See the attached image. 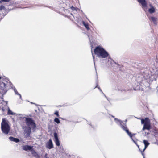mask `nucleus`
Listing matches in <instances>:
<instances>
[{"mask_svg": "<svg viewBox=\"0 0 158 158\" xmlns=\"http://www.w3.org/2000/svg\"><path fill=\"white\" fill-rule=\"evenodd\" d=\"M12 87L11 83L8 79L0 80V93L3 95Z\"/></svg>", "mask_w": 158, "mask_h": 158, "instance_id": "1", "label": "nucleus"}, {"mask_svg": "<svg viewBox=\"0 0 158 158\" xmlns=\"http://www.w3.org/2000/svg\"><path fill=\"white\" fill-rule=\"evenodd\" d=\"M94 53L99 57L102 58H106L108 55V53L100 46H98L94 50Z\"/></svg>", "mask_w": 158, "mask_h": 158, "instance_id": "2", "label": "nucleus"}, {"mask_svg": "<svg viewBox=\"0 0 158 158\" xmlns=\"http://www.w3.org/2000/svg\"><path fill=\"white\" fill-rule=\"evenodd\" d=\"M1 129L2 132L5 135H7L9 133L10 127L7 123L6 119L3 118L1 124Z\"/></svg>", "mask_w": 158, "mask_h": 158, "instance_id": "3", "label": "nucleus"}, {"mask_svg": "<svg viewBox=\"0 0 158 158\" xmlns=\"http://www.w3.org/2000/svg\"><path fill=\"white\" fill-rule=\"evenodd\" d=\"M141 123L144 124L143 131L145 129L149 130L151 129V123L150 120L148 118H146L145 119H142L141 120Z\"/></svg>", "mask_w": 158, "mask_h": 158, "instance_id": "4", "label": "nucleus"}, {"mask_svg": "<svg viewBox=\"0 0 158 158\" xmlns=\"http://www.w3.org/2000/svg\"><path fill=\"white\" fill-rule=\"evenodd\" d=\"M26 124L27 127H30L32 129H34L36 127V124L34 120L29 118H25Z\"/></svg>", "mask_w": 158, "mask_h": 158, "instance_id": "5", "label": "nucleus"}, {"mask_svg": "<svg viewBox=\"0 0 158 158\" xmlns=\"http://www.w3.org/2000/svg\"><path fill=\"white\" fill-rule=\"evenodd\" d=\"M31 128L25 126L24 127V137L26 138H28L30 137V135L31 133Z\"/></svg>", "mask_w": 158, "mask_h": 158, "instance_id": "6", "label": "nucleus"}, {"mask_svg": "<svg viewBox=\"0 0 158 158\" xmlns=\"http://www.w3.org/2000/svg\"><path fill=\"white\" fill-rule=\"evenodd\" d=\"M114 120L115 121H116V123H119L121 127L125 131H126V129H127L126 125L125 123H123L121 121L118 120L117 118H115Z\"/></svg>", "mask_w": 158, "mask_h": 158, "instance_id": "7", "label": "nucleus"}, {"mask_svg": "<svg viewBox=\"0 0 158 158\" xmlns=\"http://www.w3.org/2000/svg\"><path fill=\"white\" fill-rule=\"evenodd\" d=\"M54 136L55 139V142L56 145L58 146H59L60 145V143L57 133L56 132L54 133Z\"/></svg>", "mask_w": 158, "mask_h": 158, "instance_id": "8", "label": "nucleus"}, {"mask_svg": "<svg viewBox=\"0 0 158 158\" xmlns=\"http://www.w3.org/2000/svg\"><path fill=\"white\" fill-rule=\"evenodd\" d=\"M141 4L143 8H146L147 6V3L145 0H137Z\"/></svg>", "mask_w": 158, "mask_h": 158, "instance_id": "9", "label": "nucleus"}, {"mask_svg": "<svg viewBox=\"0 0 158 158\" xmlns=\"http://www.w3.org/2000/svg\"><path fill=\"white\" fill-rule=\"evenodd\" d=\"M53 147V144L52 140L50 139L49 142H48L46 144V148H47L50 149Z\"/></svg>", "mask_w": 158, "mask_h": 158, "instance_id": "10", "label": "nucleus"}, {"mask_svg": "<svg viewBox=\"0 0 158 158\" xmlns=\"http://www.w3.org/2000/svg\"><path fill=\"white\" fill-rule=\"evenodd\" d=\"M9 139L11 141L15 142L16 143L19 142V140L18 139L14 138L12 136L9 137Z\"/></svg>", "mask_w": 158, "mask_h": 158, "instance_id": "11", "label": "nucleus"}, {"mask_svg": "<svg viewBox=\"0 0 158 158\" xmlns=\"http://www.w3.org/2000/svg\"><path fill=\"white\" fill-rule=\"evenodd\" d=\"M32 148V147L29 145H25L23 147V149L25 151L31 150Z\"/></svg>", "mask_w": 158, "mask_h": 158, "instance_id": "12", "label": "nucleus"}, {"mask_svg": "<svg viewBox=\"0 0 158 158\" xmlns=\"http://www.w3.org/2000/svg\"><path fill=\"white\" fill-rule=\"evenodd\" d=\"M143 142L145 145V147L142 151L143 152L145 150L147 147L150 144V143L147 140H144Z\"/></svg>", "mask_w": 158, "mask_h": 158, "instance_id": "13", "label": "nucleus"}, {"mask_svg": "<svg viewBox=\"0 0 158 158\" xmlns=\"http://www.w3.org/2000/svg\"><path fill=\"white\" fill-rule=\"evenodd\" d=\"M128 134V135L132 139L133 138H132V137L133 135H135V134H132L131 132H130L128 129H126L125 131Z\"/></svg>", "mask_w": 158, "mask_h": 158, "instance_id": "14", "label": "nucleus"}, {"mask_svg": "<svg viewBox=\"0 0 158 158\" xmlns=\"http://www.w3.org/2000/svg\"><path fill=\"white\" fill-rule=\"evenodd\" d=\"M7 114L8 115H15L16 114L15 113L12 112L10 110V109L9 107H8V112Z\"/></svg>", "mask_w": 158, "mask_h": 158, "instance_id": "15", "label": "nucleus"}, {"mask_svg": "<svg viewBox=\"0 0 158 158\" xmlns=\"http://www.w3.org/2000/svg\"><path fill=\"white\" fill-rule=\"evenodd\" d=\"M155 11V9L153 6H151V7L148 10V11L150 13H153Z\"/></svg>", "mask_w": 158, "mask_h": 158, "instance_id": "16", "label": "nucleus"}, {"mask_svg": "<svg viewBox=\"0 0 158 158\" xmlns=\"http://www.w3.org/2000/svg\"><path fill=\"white\" fill-rule=\"evenodd\" d=\"M12 89H13L14 90V92H15V94H17V95H19V97H20V98L21 99H22V97H21V95L18 93V92H17V90L15 89V87H14L12 88Z\"/></svg>", "mask_w": 158, "mask_h": 158, "instance_id": "17", "label": "nucleus"}, {"mask_svg": "<svg viewBox=\"0 0 158 158\" xmlns=\"http://www.w3.org/2000/svg\"><path fill=\"white\" fill-rule=\"evenodd\" d=\"M151 19L155 24H156L157 20V19L156 18L153 17H151Z\"/></svg>", "mask_w": 158, "mask_h": 158, "instance_id": "18", "label": "nucleus"}, {"mask_svg": "<svg viewBox=\"0 0 158 158\" xmlns=\"http://www.w3.org/2000/svg\"><path fill=\"white\" fill-rule=\"evenodd\" d=\"M83 24L87 30H88L89 29V28L88 24L85 23L84 21L83 22Z\"/></svg>", "mask_w": 158, "mask_h": 158, "instance_id": "19", "label": "nucleus"}, {"mask_svg": "<svg viewBox=\"0 0 158 158\" xmlns=\"http://www.w3.org/2000/svg\"><path fill=\"white\" fill-rule=\"evenodd\" d=\"M32 155L35 157H39V156L37 154L36 152H35L34 151H32Z\"/></svg>", "mask_w": 158, "mask_h": 158, "instance_id": "20", "label": "nucleus"}, {"mask_svg": "<svg viewBox=\"0 0 158 158\" xmlns=\"http://www.w3.org/2000/svg\"><path fill=\"white\" fill-rule=\"evenodd\" d=\"M54 121L58 124H59L60 123L59 119L57 118H56L55 119Z\"/></svg>", "mask_w": 158, "mask_h": 158, "instance_id": "21", "label": "nucleus"}, {"mask_svg": "<svg viewBox=\"0 0 158 158\" xmlns=\"http://www.w3.org/2000/svg\"><path fill=\"white\" fill-rule=\"evenodd\" d=\"M71 9L73 10H77V8H75L73 6H72L71 7Z\"/></svg>", "mask_w": 158, "mask_h": 158, "instance_id": "22", "label": "nucleus"}, {"mask_svg": "<svg viewBox=\"0 0 158 158\" xmlns=\"http://www.w3.org/2000/svg\"><path fill=\"white\" fill-rule=\"evenodd\" d=\"M5 8L4 6H0V10H5Z\"/></svg>", "mask_w": 158, "mask_h": 158, "instance_id": "23", "label": "nucleus"}, {"mask_svg": "<svg viewBox=\"0 0 158 158\" xmlns=\"http://www.w3.org/2000/svg\"><path fill=\"white\" fill-rule=\"evenodd\" d=\"M96 87H97L98 89L100 90V91L103 94H103V92H102V90L100 89V87H98L97 86H96L95 87V88H96Z\"/></svg>", "mask_w": 158, "mask_h": 158, "instance_id": "24", "label": "nucleus"}, {"mask_svg": "<svg viewBox=\"0 0 158 158\" xmlns=\"http://www.w3.org/2000/svg\"><path fill=\"white\" fill-rule=\"evenodd\" d=\"M139 150L141 151V154L143 157V158H145L144 156V154L143 153V152H142V151L141 150H140L139 149Z\"/></svg>", "mask_w": 158, "mask_h": 158, "instance_id": "25", "label": "nucleus"}, {"mask_svg": "<svg viewBox=\"0 0 158 158\" xmlns=\"http://www.w3.org/2000/svg\"><path fill=\"white\" fill-rule=\"evenodd\" d=\"M54 114L56 115L58 117L59 116L58 112V111H56Z\"/></svg>", "mask_w": 158, "mask_h": 158, "instance_id": "26", "label": "nucleus"}, {"mask_svg": "<svg viewBox=\"0 0 158 158\" xmlns=\"http://www.w3.org/2000/svg\"><path fill=\"white\" fill-rule=\"evenodd\" d=\"M47 155H48L47 153H46L45 155V156H44V157L45 158H49V157H47Z\"/></svg>", "mask_w": 158, "mask_h": 158, "instance_id": "27", "label": "nucleus"}, {"mask_svg": "<svg viewBox=\"0 0 158 158\" xmlns=\"http://www.w3.org/2000/svg\"><path fill=\"white\" fill-rule=\"evenodd\" d=\"M2 1L5 2H8L10 1V0H1Z\"/></svg>", "mask_w": 158, "mask_h": 158, "instance_id": "28", "label": "nucleus"}, {"mask_svg": "<svg viewBox=\"0 0 158 158\" xmlns=\"http://www.w3.org/2000/svg\"><path fill=\"white\" fill-rule=\"evenodd\" d=\"M92 55H93V53H92ZM93 59L94 61V56L93 55Z\"/></svg>", "mask_w": 158, "mask_h": 158, "instance_id": "29", "label": "nucleus"}, {"mask_svg": "<svg viewBox=\"0 0 158 158\" xmlns=\"http://www.w3.org/2000/svg\"><path fill=\"white\" fill-rule=\"evenodd\" d=\"M131 139L132 140V141H133V142H134L135 144L136 143V142H135V140H134L133 139Z\"/></svg>", "mask_w": 158, "mask_h": 158, "instance_id": "30", "label": "nucleus"}, {"mask_svg": "<svg viewBox=\"0 0 158 158\" xmlns=\"http://www.w3.org/2000/svg\"><path fill=\"white\" fill-rule=\"evenodd\" d=\"M136 145H137V146L139 148V145L138 144H136Z\"/></svg>", "mask_w": 158, "mask_h": 158, "instance_id": "31", "label": "nucleus"}, {"mask_svg": "<svg viewBox=\"0 0 158 158\" xmlns=\"http://www.w3.org/2000/svg\"><path fill=\"white\" fill-rule=\"evenodd\" d=\"M2 111H4V109L3 108H2Z\"/></svg>", "mask_w": 158, "mask_h": 158, "instance_id": "32", "label": "nucleus"}, {"mask_svg": "<svg viewBox=\"0 0 158 158\" xmlns=\"http://www.w3.org/2000/svg\"><path fill=\"white\" fill-rule=\"evenodd\" d=\"M104 96H105V97L106 98H107V97L105 96V94H104Z\"/></svg>", "mask_w": 158, "mask_h": 158, "instance_id": "33", "label": "nucleus"}, {"mask_svg": "<svg viewBox=\"0 0 158 158\" xmlns=\"http://www.w3.org/2000/svg\"><path fill=\"white\" fill-rule=\"evenodd\" d=\"M71 14L72 15H72V14H71Z\"/></svg>", "mask_w": 158, "mask_h": 158, "instance_id": "34", "label": "nucleus"}, {"mask_svg": "<svg viewBox=\"0 0 158 158\" xmlns=\"http://www.w3.org/2000/svg\"><path fill=\"white\" fill-rule=\"evenodd\" d=\"M1 79V77H0V79Z\"/></svg>", "mask_w": 158, "mask_h": 158, "instance_id": "35", "label": "nucleus"}, {"mask_svg": "<svg viewBox=\"0 0 158 158\" xmlns=\"http://www.w3.org/2000/svg\"><path fill=\"white\" fill-rule=\"evenodd\" d=\"M135 144L136 145V144H137V143H135Z\"/></svg>", "mask_w": 158, "mask_h": 158, "instance_id": "36", "label": "nucleus"}]
</instances>
